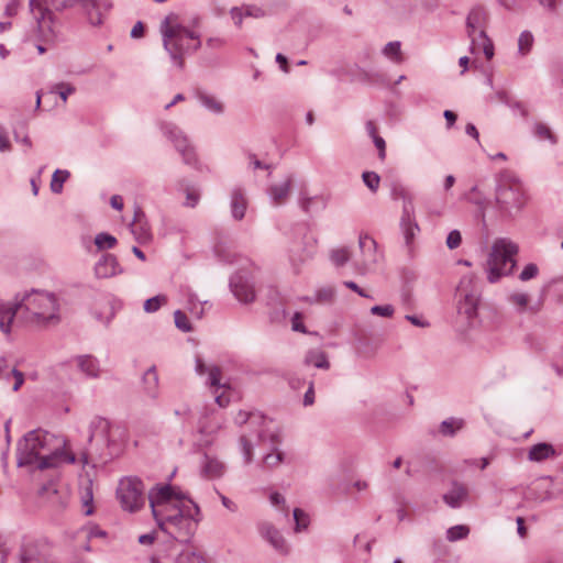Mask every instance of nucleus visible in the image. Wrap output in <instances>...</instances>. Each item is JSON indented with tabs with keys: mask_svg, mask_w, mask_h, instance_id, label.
Returning <instances> with one entry per match:
<instances>
[{
	"mask_svg": "<svg viewBox=\"0 0 563 563\" xmlns=\"http://www.w3.org/2000/svg\"><path fill=\"white\" fill-rule=\"evenodd\" d=\"M69 176L70 174L68 170L56 169L52 176L51 190L54 194H60L63 191V185L69 178Z\"/></svg>",
	"mask_w": 563,
	"mask_h": 563,
	"instance_id": "obj_36",
	"label": "nucleus"
},
{
	"mask_svg": "<svg viewBox=\"0 0 563 563\" xmlns=\"http://www.w3.org/2000/svg\"><path fill=\"white\" fill-rule=\"evenodd\" d=\"M110 421L102 417H95L89 423L88 442L91 450L102 456V449L110 448Z\"/></svg>",
	"mask_w": 563,
	"mask_h": 563,
	"instance_id": "obj_14",
	"label": "nucleus"
},
{
	"mask_svg": "<svg viewBox=\"0 0 563 563\" xmlns=\"http://www.w3.org/2000/svg\"><path fill=\"white\" fill-rule=\"evenodd\" d=\"M159 32L164 49L179 69L185 67V55L189 51H197L201 46L199 36L179 24L178 16L175 13L165 16L161 22Z\"/></svg>",
	"mask_w": 563,
	"mask_h": 563,
	"instance_id": "obj_5",
	"label": "nucleus"
},
{
	"mask_svg": "<svg viewBox=\"0 0 563 563\" xmlns=\"http://www.w3.org/2000/svg\"><path fill=\"white\" fill-rule=\"evenodd\" d=\"M207 303V301H200L196 297V295H189L188 297V305L190 313L194 314L196 318L200 319L205 312L203 305Z\"/></svg>",
	"mask_w": 563,
	"mask_h": 563,
	"instance_id": "obj_47",
	"label": "nucleus"
},
{
	"mask_svg": "<svg viewBox=\"0 0 563 563\" xmlns=\"http://www.w3.org/2000/svg\"><path fill=\"white\" fill-rule=\"evenodd\" d=\"M11 378L13 379L12 390L18 391L24 383V374L16 368L11 369Z\"/></svg>",
	"mask_w": 563,
	"mask_h": 563,
	"instance_id": "obj_56",
	"label": "nucleus"
},
{
	"mask_svg": "<svg viewBox=\"0 0 563 563\" xmlns=\"http://www.w3.org/2000/svg\"><path fill=\"white\" fill-rule=\"evenodd\" d=\"M230 207L234 220L240 221L244 218L247 208V199L243 188L235 187L232 189Z\"/></svg>",
	"mask_w": 563,
	"mask_h": 563,
	"instance_id": "obj_23",
	"label": "nucleus"
},
{
	"mask_svg": "<svg viewBox=\"0 0 563 563\" xmlns=\"http://www.w3.org/2000/svg\"><path fill=\"white\" fill-rule=\"evenodd\" d=\"M60 303L56 294L43 289H31L16 294L14 302H0V329L11 332V325L18 323L47 327L60 321Z\"/></svg>",
	"mask_w": 563,
	"mask_h": 563,
	"instance_id": "obj_2",
	"label": "nucleus"
},
{
	"mask_svg": "<svg viewBox=\"0 0 563 563\" xmlns=\"http://www.w3.org/2000/svg\"><path fill=\"white\" fill-rule=\"evenodd\" d=\"M364 185L372 191L376 192L379 188L380 177L375 172H364L362 174Z\"/></svg>",
	"mask_w": 563,
	"mask_h": 563,
	"instance_id": "obj_44",
	"label": "nucleus"
},
{
	"mask_svg": "<svg viewBox=\"0 0 563 563\" xmlns=\"http://www.w3.org/2000/svg\"><path fill=\"white\" fill-rule=\"evenodd\" d=\"M400 227L405 238V243L407 247L410 249L416 234L420 231L415 219L413 202H411L410 199L404 205Z\"/></svg>",
	"mask_w": 563,
	"mask_h": 563,
	"instance_id": "obj_16",
	"label": "nucleus"
},
{
	"mask_svg": "<svg viewBox=\"0 0 563 563\" xmlns=\"http://www.w3.org/2000/svg\"><path fill=\"white\" fill-rule=\"evenodd\" d=\"M298 203L300 209L309 214L313 211H320L327 207V198L322 195L307 196L303 191L300 192Z\"/></svg>",
	"mask_w": 563,
	"mask_h": 563,
	"instance_id": "obj_25",
	"label": "nucleus"
},
{
	"mask_svg": "<svg viewBox=\"0 0 563 563\" xmlns=\"http://www.w3.org/2000/svg\"><path fill=\"white\" fill-rule=\"evenodd\" d=\"M462 243V235L459 230H452L446 238V246L450 250L457 249Z\"/></svg>",
	"mask_w": 563,
	"mask_h": 563,
	"instance_id": "obj_54",
	"label": "nucleus"
},
{
	"mask_svg": "<svg viewBox=\"0 0 563 563\" xmlns=\"http://www.w3.org/2000/svg\"><path fill=\"white\" fill-rule=\"evenodd\" d=\"M231 18L234 21L235 25L241 26L242 20L245 16L243 7L242 8H232L231 9Z\"/></svg>",
	"mask_w": 563,
	"mask_h": 563,
	"instance_id": "obj_61",
	"label": "nucleus"
},
{
	"mask_svg": "<svg viewBox=\"0 0 563 563\" xmlns=\"http://www.w3.org/2000/svg\"><path fill=\"white\" fill-rule=\"evenodd\" d=\"M143 390L147 397L155 399L158 396V374L156 366H151L142 377Z\"/></svg>",
	"mask_w": 563,
	"mask_h": 563,
	"instance_id": "obj_27",
	"label": "nucleus"
},
{
	"mask_svg": "<svg viewBox=\"0 0 563 563\" xmlns=\"http://www.w3.org/2000/svg\"><path fill=\"white\" fill-rule=\"evenodd\" d=\"M314 402V388H313V382L309 383L308 389L303 396V405L305 406H311Z\"/></svg>",
	"mask_w": 563,
	"mask_h": 563,
	"instance_id": "obj_62",
	"label": "nucleus"
},
{
	"mask_svg": "<svg viewBox=\"0 0 563 563\" xmlns=\"http://www.w3.org/2000/svg\"><path fill=\"white\" fill-rule=\"evenodd\" d=\"M117 243V239L106 232L98 233L95 238V245L99 251L113 249Z\"/></svg>",
	"mask_w": 563,
	"mask_h": 563,
	"instance_id": "obj_37",
	"label": "nucleus"
},
{
	"mask_svg": "<svg viewBox=\"0 0 563 563\" xmlns=\"http://www.w3.org/2000/svg\"><path fill=\"white\" fill-rule=\"evenodd\" d=\"M235 423L249 424L258 442H265L267 439L275 445L282 442L279 428L274 421L261 412L239 411L234 418Z\"/></svg>",
	"mask_w": 563,
	"mask_h": 563,
	"instance_id": "obj_9",
	"label": "nucleus"
},
{
	"mask_svg": "<svg viewBox=\"0 0 563 563\" xmlns=\"http://www.w3.org/2000/svg\"><path fill=\"white\" fill-rule=\"evenodd\" d=\"M21 5V0H11L7 5L4 13L7 16H14Z\"/></svg>",
	"mask_w": 563,
	"mask_h": 563,
	"instance_id": "obj_60",
	"label": "nucleus"
},
{
	"mask_svg": "<svg viewBox=\"0 0 563 563\" xmlns=\"http://www.w3.org/2000/svg\"><path fill=\"white\" fill-rule=\"evenodd\" d=\"M275 59H276V63L279 64L280 69L285 74H288L290 71V68H289V65H288V59H287V57L284 54L278 53L276 55Z\"/></svg>",
	"mask_w": 563,
	"mask_h": 563,
	"instance_id": "obj_64",
	"label": "nucleus"
},
{
	"mask_svg": "<svg viewBox=\"0 0 563 563\" xmlns=\"http://www.w3.org/2000/svg\"><path fill=\"white\" fill-rule=\"evenodd\" d=\"M66 441L49 432L36 429L29 431L18 442V466L36 464L38 470L58 467L63 463L73 464L76 457L64 450Z\"/></svg>",
	"mask_w": 563,
	"mask_h": 563,
	"instance_id": "obj_3",
	"label": "nucleus"
},
{
	"mask_svg": "<svg viewBox=\"0 0 563 563\" xmlns=\"http://www.w3.org/2000/svg\"><path fill=\"white\" fill-rule=\"evenodd\" d=\"M330 258L336 267H341L350 261L351 252L347 247L334 249L330 253Z\"/></svg>",
	"mask_w": 563,
	"mask_h": 563,
	"instance_id": "obj_38",
	"label": "nucleus"
},
{
	"mask_svg": "<svg viewBox=\"0 0 563 563\" xmlns=\"http://www.w3.org/2000/svg\"><path fill=\"white\" fill-rule=\"evenodd\" d=\"M10 150V142L7 136V132L2 125H0V152Z\"/></svg>",
	"mask_w": 563,
	"mask_h": 563,
	"instance_id": "obj_63",
	"label": "nucleus"
},
{
	"mask_svg": "<svg viewBox=\"0 0 563 563\" xmlns=\"http://www.w3.org/2000/svg\"><path fill=\"white\" fill-rule=\"evenodd\" d=\"M488 13L485 8L477 5L471 9L466 16V33L471 40V53L483 52L487 59L494 57L493 41L486 34Z\"/></svg>",
	"mask_w": 563,
	"mask_h": 563,
	"instance_id": "obj_8",
	"label": "nucleus"
},
{
	"mask_svg": "<svg viewBox=\"0 0 563 563\" xmlns=\"http://www.w3.org/2000/svg\"><path fill=\"white\" fill-rule=\"evenodd\" d=\"M166 302V297L164 295H157L150 299H146L144 302V311L147 313L156 312L163 303Z\"/></svg>",
	"mask_w": 563,
	"mask_h": 563,
	"instance_id": "obj_46",
	"label": "nucleus"
},
{
	"mask_svg": "<svg viewBox=\"0 0 563 563\" xmlns=\"http://www.w3.org/2000/svg\"><path fill=\"white\" fill-rule=\"evenodd\" d=\"M335 290L333 287H324L316 292L317 302H330L334 298Z\"/></svg>",
	"mask_w": 563,
	"mask_h": 563,
	"instance_id": "obj_51",
	"label": "nucleus"
},
{
	"mask_svg": "<svg viewBox=\"0 0 563 563\" xmlns=\"http://www.w3.org/2000/svg\"><path fill=\"white\" fill-rule=\"evenodd\" d=\"M175 325L183 332H190L192 330L189 319L181 310L174 312Z\"/></svg>",
	"mask_w": 563,
	"mask_h": 563,
	"instance_id": "obj_48",
	"label": "nucleus"
},
{
	"mask_svg": "<svg viewBox=\"0 0 563 563\" xmlns=\"http://www.w3.org/2000/svg\"><path fill=\"white\" fill-rule=\"evenodd\" d=\"M230 287L235 298L244 303L253 302L255 299L254 284L245 272H238L230 278Z\"/></svg>",
	"mask_w": 563,
	"mask_h": 563,
	"instance_id": "obj_15",
	"label": "nucleus"
},
{
	"mask_svg": "<svg viewBox=\"0 0 563 563\" xmlns=\"http://www.w3.org/2000/svg\"><path fill=\"white\" fill-rule=\"evenodd\" d=\"M177 563H206V561L199 552L188 548L179 553Z\"/></svg>",
	"mask_w": 563,
	"mask_h": 563,
	"instance_id": "obj_39",
	"label": "nucleus"
},
{
	"mask_svg": "<svg viewBox=\"0 0 563 563\" xmlns=\"http://www.w3.org/2000/svg\"><path fill=\"white\" fill-rule=\"evenodd\" d=\"M518 252L519 246L509 239L499 238L494 241L485 268L489 283H497L503 276L514 273Z\"/></svg>",
	"mask_w": 563,
	"mask_h": 563,
	"instance_id": "obj_7",
	"label": "nucleus"
},
{
	"mask_svg": "<svg viewBox=\"0 0 563 563\" xmlns=\"http://www.w3.org/2000/svg\"><path fill=\"white\" fill-rule=\"evenodd\" d=\"M468 532H470L468 527L463 526V525H457V526L451 527L446 531V539L451 542H454V541L466 538Z\"/></svg>",
	"mask_w": 563,
	"mask_h": 563,
	"instance_id": "obj_45",
	"label": "nucleus"
},
{
	"mask_svg": "<svg viewBox=\"0 0 563 563\" xmlns=\"http://www.w3.org/2000/svg\"><path fill=\"white\" fill-rule=\"evenodd\" d=\"M456 295L459 296V313L465 314L468 320L476 317L481 294L474 278L464 276L456 288Z\"/></svg>",
	"mask_w": 563,
	"mask_h": 563,
	"instance_id": "obj_11",
	"label": "nucleus"
},
{
	"mask_svg": "<svg viewBox=\"0 0 563 563\" xmlns=\"http://www.w3.org/2000/svg\"><path fill=\"white\" fill-rule=\"evenodd\" d=\"M294 519H295V522H296V531L299 532L303 529H306L309 525V517L308 515L299 509V508H295L294 509Z\"/></svg>",
	"mask_w": 563,
	"mask_h": 563,
	"instance_id": "obj_49",
	"label": "nucleus"
},
{
	"mask_svg": "<svg viewBox=\"0 0 563 563\" xmlns=\"http://www.w3.org/2000/svg\"><path fill=\"white\" fill-rule=\"evenodd\" d=\"M75 91L76 88L68 82H57L49 89L51 93H57L64 102H66L68 96L73 95Z\"/></svg>",
	"mask_w": 563,
	"mask_h": 563,
	"instance_id": "obj_41",
	"label": "nucleus"
},
{
	"mask_svg": "<svg viewBox=\"0 0 563 563\" xmlns=\"http://www.w3.org/2000/svg\"><path fill=\"white\" fill-rule=\"evenodd\" d=\"M179 188L186 194L185 206L195 208L200 199L199 190L196 187L188 185L185 180L179 183Z\"/></svg>",
	"mask_w": 563,
	"mask_h": 563,
	"instance_id": "obj_32",
	"label": "nucleus"
},
{
	"mask_svg": "<svg viewBox=\"0 0 563 563\" xmlns=\"http://www.w3.org/2000/svg\"><path fill=\"white\" fill-rule=\"evenodd\" d=\"M463 426L464 421L462 419L451 417L441 422L440 433L444 437H454L456 432L463 428Z\"/></svg>",
	"mask_w": 563,
	"mask_h": 563,
	"instance_id": "obj_31",
	"label": "nucleus"
},
{
	"mask_svg": "<svg viewBox=\"0 0 563 563\" xmlns=\"http://www.w3.org/2000/svg\"><path fill=\"white\" fill-rule=\"evenodd\" d=\"M292 181V175H288L283 183L271 185L267 188V195L274 206L284 205L287 201Z\"/></svg>",
	"mask_w": 563,
	"mask_h": 563,
	"instance_id": "obj_19",
	"label": "nucleus"
},
{
	"mask_svg": "<svg viewBox=\"0 0 563 563\" xmlns=\"http://www.w3.org/2000/svg\"><path fill=\"white\" fill-rule=\"evenodd\" d=\"M11 367L5 357H0V379L9 382L11 379Z\"/></svg>",
	"mask_w": 563,
	"mask_h": 563,
	"instance_id": "obj_57",
	"label": "nucleus"
},
{
	"mask_svg": "<svg viewBox=\"0 0 563 563\" xmlns=\"http://www.w3.org/2000/svg\"><path fill=\"white\" fill-rule=\"evenodd\" d=\"M508 300L511 305L516 306L519 312H523L528 309L530 298L523 292H514L509 295Z\"/></svg>",
	"mask_w": 563,
	"mask_h": 563,
	"instance_id": "obj_43",
	"label": "nucleus"
},
{
	"mask_svg": "<svg viewBox=\"0 0 563 563\" xmlns=\"http://www.w3.org/2000/svg\"><path fill=\"white\" fill-rule=\"evenodd\" d=\"M120 273L122 268L112 254H103L95 265V274L98 278H110Z\"/></svg>",
	"mask_w": 563,
	"mask_h": 563,
	"instance_id": "obj_18",
	"label": "nucleus"
},
{
	"mask_svg": "<svg viewBox=\"0 0 563 563\" xmlns=\"http://www.w3.org/2000/svg\"><path fill=\"white\" fill-rule=\"evenodd\" d=\"M117 497L123 510L135 512L142 509L148 494H145L143 482L135 476L124 477L119 482Z\"/></svg>",
	"mask_w": 563,
	"mask_h": 563,
	"instance_id": "obj_10",
	"label": "nucleus"
},
{
	"mask_svg": "<svg viewBox=\"0 0 563 563\" xmlns=\"http://www.w3.org/2000/svg\"><path fill=\"white\" fill-rule=\"evenodd\" d=\"M558 455L559 453L551 443L547 442L533 444L528 451V460L537 463L555 459Z\"/></svg>",
	"mask_w": 563,
	"mask_h": 563,
	"instance_id": "obj_21",
	"label": "nucleus"
},
{
	"mask_svg": "<svg viewBox=\"0 0 563 563\" xmlns=\"http://www.w3.org/2000/svg\"><path fill=\"white\" fill-rule=\"evenodd\" d=\"M534 37L530 31H523L518 38V53L521 56L528 55L533 46Z\"/></svg>",
	"mask_w": 563,
	"mask_h": 563,
	"instance_id": "obj_35",
	"label": "nucleus"
},
{
	"mask_svg": "<svg viewBox=\"0 0 563 563\" xmlns=\"http://www.w3.org/2000/svg\"><path fill=\"white\" fill-rule=\"evenodd\" d=\"M383 54L391 59L393 62L400 64L402 63V54H401V43L399 41H394L387 43L383 48Z\"/></svg>",
	"mask_w": 563,
	"mask_h": 563,
	"instance_id": "obj_33",
	"label": "nucleus"
},
{
	"mask_svg": "<svg viewBox=\"0 0 563 563\" xmlns=\"http://www.w3.org/2000/svg\"><path fill=\"white\" fill-rule=\"evenodd\" d=\"M77 367L87 377L98 378L100 376L99 361L92 355H78L75 358Z\"/></svg>",
	"mask_w": 563,
	"mask_h": 563,
	"instance_id": "obj_26",
	"label": "nucleus"
},
{
	"mask_svg": "<svg viewBox=\"0 0 563 563\" xmlns=\"http://www.w3.org/2000/svg\"><path fill=\"white\" fill-rule=\"evenodd\" d=\"M148 504L159 529L188 541L200 521V508L178 486L157 484L148 490Z\"/></svg>",
	"mask_w": 563,
	"mask_h": 563,
	"instance_id": "obj_1",
	"label": "nucleus"
},
{
	"mask_svg": "<svg viewBox=\"0 0 563 563\" xmlns=\"http://www.w3.org/2000/svg\"><path fill=\"white\" fill-rule=\"evenodd\" d=\"M376 148L378 150V157L383 161L386 157V143L382 136H375L373 140Z\"/></svg>",
	"mask_w": 563,
	"mask_h": 563,
	"instance_id": "obj_59",
	"label": "nucleus"
},
{
	"mask_svg": "<svg viewBox=\"0 0 563 563\" xmlns=\"http://www.w3.org/2000/svg\"><path fill=\"white\" fill-rule=\"evenodd\" d=\"M496 205L501 214L514 217L521 211L526 203L521 181L509 170H503L497 176Z\"/></svg>",
	"mask_w": 563,
	"mask_h": 563,
	"instance_id": "obj_6",
	"label": "nucleus"
},
{
	"mask_svg": "<svg viewBox=\"0 0 563 563\" xmlns=\"http://www.w3.org/2000/svg\"><path fill=\"white\" fill-rule=\"evenodd\" d=\"M93 501L92 494V482L89 479L87 485L82 488L81 492V503L85 507V515L89 516L92 514V508L90 507Z\"/></svg>",
	"mask_w": 563,
	"mask_h": 563,
	"instance_id": "obj_42",
	"label": "nucleus"
},
{
	"mask_svg": "<svg viewBox=\"0 0 563 563\" xmlns=\"http://www.w3.org/2000/svg\"><path fill=\"white\" fill-rule=\"evenodd\" d=\"M539 274V267L534 263H529L525 266V268L519 274V279L521 282H528L532 278H536Z\"/></svg>",
	"mask_w": 563,
	"mask_h": 563,
	"instance_id": "obj_50",
	"label": "nucleus"
},
{
	"mask_svg": "<svg viewBox=\"0 0 563 563\" xmlns=\"http://www.w3.org/2000/svg\"><path fill=\"white\" fill-rule=\"evenodd\" d=\"M131 231L139 242H145L151 239V231L145 220V213L140 207L135 208Z\"/></svg>",
	"mask_w": 563,
	"mask_h": 563,
	"instance_id": "obj_22",
	"label": "nucleus"
},
{
	"mask_svg": "<svg viewBox=\"0 0 563 563\" xmlns=\"http://www.w3.org/2000/svg\"><path fill=\"white\" fill-rule=\"evenodd\" d=\"M302 314L300 312H296L291 319V328L294 331L306 333V327L301 322Z\"/></svg>",
	"mask_w": 563,
	"mask_h": 563,
	"instance_id": "obj_58",
	"label": "nucleus"
},
{
	"mask_svg": "<svg viewBox=\"0 0 563 563\" xmlns=\"http://www.w3.org/2000/svg\"><path fill=\"white\" fill-rule=\"evenodd\" d=\"M395 308L391 305L385 306H373L371 308V313L374 316H380L385 318H391L394 316Z\"/></svg>",
	"mask_w": 563,
	"mask_h": 563,
	"instance_id": "obj_52",
	"label": "nucleus"
},
{
	"mask_svg": "<svg viewBox=\"0 0 563 563\" xmlns=\"http://www.w3.org/2000/svg\"><path fill=\"white\" fill-rule=\"evenodd\" d=\"M257 529L261 537L266 540L277 552L280 554L288 553V545L285 538L272 523L261 522Z\"/></svg>",
	"mask_w": 563,
	"mask_h": 563,
	"instance_id": "obj_17",
	"label": "nucleus"
},
{
	"mask_svg": "<svg viewBox=\"0 0 563 563\" xmlns=\"http://www.w3.org/2000/svg\"><path fill=\"white\" fill-rule=\"evenodd\" d=\"M78 2L92 26H100L112 8L110 0H30V11L36 21L38 32L43 37L55 34L56 18L53 12L63 11Z\"/></svg>",
	"mask_w": 563,
	"mask_h": 563,
	"instance_id": "obj_4",
	"label": "nucleus"
},
{
	"mask_svg": "<svg viewBox=\"0 0 563 563\" xmlns=\"http://www.w3.org/2000/svg\"><path fill=\"white\" fill-rule=\"evenodd\" d=\"M225 465L214 456L203 454L201 461L202 475L208 478H219L224 474Z\"/></svg>",
	"mask_w": 563,
	"mask_h": 563,
	"instance_id": "obj_24",
	"label": "nucleus"
},
{
	"mask_svg": "<svg viewBox=\"0 0 563 563\" xmlns=\"http://www.w3.org/2000/svg\"><path fill=\"white\" fill-rule=\"evenodd\" d=\"M245 16L252 18H264L266 15V11L257 5L249 4L243 5Z\"/></svg>",
	"mask_w": 563,
	"mask_h": 563,
	"instance_id": "obj_55",
	"label": "nucleus"
},
{
	"mask_svg": "<svg viewBox=\"0 0 563 563\" xmlns=\"http://www.w3.org/2000/svg\"><path fill=\"white\" fill-rule=\"evenodd\" d=\"M240 446L246 464L253 461V442L251 434H242L240 437Z\"/></svg>",
	"mask_w": 563,
	"mask_h": 563,
	"instance_id": "obj_40",
	"label": "nucleus"
},
{
	"mask_svg": "<svg viewBox=\"0 0 563 563\" xmlns=\"http://www.w3.org/2000/svg\"><path fill=\"white\" fill-rule=\"evenodd\" d=\"M442 498L449 507L460 508L468 498V488L462 483L453 482L451 489Z\"/></svg>",
	"mask_w": 563,
	"mask_h": 563,
	"instance_id": "obj_20",
	"label": "nucleus"
},
{
	"mask_svg": "<svg viewBox=\"0 0 563 563\" xmlns=\"http://www.w3.org/2000/svg\"><path fill=\"white\" fill-rule=\"evenodd\" d=\"M161 130L173 142L176 151L181 155L183 162L187 165L196 166L198 163L197 154L187 135L172 122H164L161 125Z\"/></svg>",
	"mask_w": 563,
	"mask_h": 563,
	"instance_id": "obj_12",
	"label": "nucleus"
},
{
	"mask_svg": "<svg viewBox=\"0 0 563 563\" xmlns=\"http://www.w3.org/2000/svg\"><path fill=\"white\" fill-rule=\"evenodd\" d=\"M220 379H221L220 367H218L216 365L210 366L209 372H208V383L210 384V386L216 387V388L221 387Z\"/></svg>",
	"mask_w": 563,
	"mask_h": 563,
	"instance_id": "obj_53",
	"label": "nucleus"
},
{
	"mask_svg": "<svg viewBox=\"0 0 563 563\" xmlns=\"http://www.w3.org/2000/svg\"><path fill=\"white\" fill-rule=\"evenodd\" d=\"M258 444H268V448L272 450L271 453H267L263 459V466L267 468H273L278 466L284 461V453L278 450L279 443L273 445V443L267 439L265 442H258Z\"/></svg>",
	"mask_w": 563,
	"mask_h": 563,
	"instance_id": "obj_28",
	"label": "nucleus"
},
{
	"mask_svg": "<svg viewBox=\"0 0 563 563\" xmlns=\"http://www.w3.org/2000/svg\"><path fill=\"white\" fill-rule=\"evenodd\" d=\"M358 247L361 250V260L354 263L355 271L360 275H365L373 271L378 263L377 243L368 234H361L358 238Z\"/></svg>",
	"mask_w": 563,
	"mask_h": 563,
	"instance_id": "obj_13",
	"label": "nucleus"
},
{
	"mask_svg": "<svg viewBox=\"0 0 563 563\" xmlns=\"http://www.w3.org/2000/svg\"><path fill=\"white\" fill-rule=\"evenodd\" d=\"M533 134L539 140H547L553 145L558 143V137L555 136V134L551 131V129L547 124H544L542 122L534 123Z\"/></svg>",
	"mask_w": 563,
	"mask_h": 563,
	"instance_id": "obj_34",
	"label": "nucleus"
},
{
	"mask_svg": "<svg viewBox=\"0 0 563 563\" xmlns=\"http://www.w3.org/2000/svg\"><path fill=\"white\" fill-rule=\"evenodd\" d=\"M199 102L209 111L220 114L223 112V104L217 98L211 95H208L203 91H197L196 93Z\"/></svg>",
	"mask_w": 563,
	"mask_h": 563,
	"instance_id": "obj_30",
	"label": "nucleus"
},
{
	"mask_svg": "<svg viewBox=\"0 0 563 563\" xmlns=\"http://www.w3.org/2000/svg\"><path fill=\"white\" fill-rule=\"evenodd\" d=\"M303 362L306 365H312L321 369H328L330 367L327 354L317 349L309 350L305 355Z\"/></svg>",
	"mask_w": 563,
	"mask_h": 563,
	"instance_id": "obj_29",
	"label": "nucleus"
}]
</instances>
